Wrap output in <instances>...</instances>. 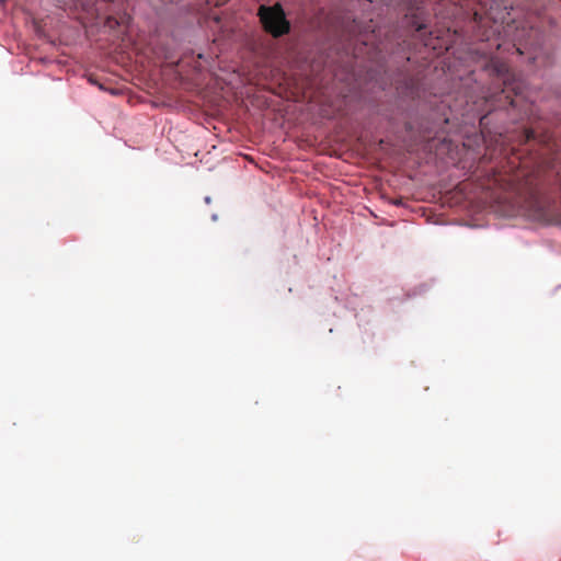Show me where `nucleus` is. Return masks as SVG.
<instances>
[{
	"label": "nucleus",
	"instance_id": "1",
	"mask_svg": "<svg viewBox=\"0 0 561 561\" xmlns=\"http://www.w3.org/2000/svg\"><path fill=\"white\" fill-rule=\"evenodd\" d=\"M257 15L265 32L273 37L277 38L290 32V23L279 3L271 7L261 5Z\"/></svg>",
	"mask_w": 561,
	"mask_h": 561
},
{
	"label": "nucleus",
	"instance_id": "2",
	"mask_svg": "<svg viewBox=\"0 0 561 561\" xmlns=\"http://www.w3.org/2000/svg\"><path fill=\"white\" fill-rule=\"evenodd\" d=\"M59 7L71 12L82 11L91 18H99L101 9L99 0H58Z\"/></svg>",
	"mask_w": 561,
	"mask_h": 561
},
{
	"label": "nucleus",
	"instance_id": "3",
	"mask_svg": "<svg viewBox=\"0 0 561 561\" xmlns=\"http://www.w3.org/2000/svg\"><path fill=\"white\" fill-rule=\"evenodd\" d=\"M537 218L545 222H551L554 219L553 214L550 210V202L549 201H537Z\"/></svg>",
	"mask_w": 561,
	"mask_h": 561
},
{
	"label": "nucleus",
	"instance_id": "4",
	"mask_svg": "<svg viewBox=\"0 0 561 561\" xmlns=\"http://www.w3.org/2000/svg\"><path fill=\"white\" fill-rule=\"evenodd\" d=\"M504 85L505 87L502 89V91L500 93L499 101H501L502 98H504L506 103H508L512 106H515L514 99L512 98L510 91L513 90L515 92V94L517 95L518 92L516 91V88L511 87V84L506 83V80H504Z\"/></svg>",
	"mask_w": 561,
	"mask_h": 561
},
{
	"label": "nucleus",
	"instance_id": "5",
	"mask_svg": "<svg viewBox=\"0 0 561 561\" xmlns=\"http://www.w3.org/2000/svg\"><path fill=\"white\" fill-rule=\"evenodd\" d=\"M126 16H121V19L118 20L117 18L115 16H112V15H108L106 19H105V26L108 27L110 30H114L116 28L118 25H121L122 23H124Z\"/></svg>",
	"mask_w": 561,
	"mask_h": 561
},
{
	"label": "nucleus",
	"instance_id": "6",
	"mask_svg": "<svg viewBox=\"0 0 561 561\" xmlns=\"http://www.w3.org/2000/svg\"><path fill=\"white\" fill-rule=\"evenodd\" d=\"M473 21L474 23L480 27V26H483L488 23V20L484 19L480 13L478 12H474L473 14Z\"/></svg>",
	"mask_w": 561,
	"mask_h": 561
},
{
	"label": "nucleus",
	"instance_id": "7",
	"mask_svg": "<svg viewBox=\"0 0 561 561\" xmlns=\"http://www.w3.org/2000/svg\"><path fill=\"white\" fill-rule=\"evenodd\" d=\"M522 137H523V141L527 142L531 139H535L536 135H535V131L531 129H524Z\"/></svg>",
	"mask_w": 561,
	"mask_h": 561
},
{
	"label": "nucleus",
	"instance_id": "8",
	"mask_svg": "<svg viewBox=\"0 0 561 561\" xmlns=\"http://www.w3.org/2000/svg\"><path fill=\"white\" fill-rule=\"evenodd\" d=\"M424 30H425V25L421 24L417 26L416 32L422 36Z\"/></svg>",
	"mask_w": 561,
	"mask_h": 561
},
{
	"label": "nucleus",
	"instance_id": "9",
	"mask_svg": "<svg viewBox=\"0 0 561 561\" xmlns=\"http://www.w3.org/2000/svg\"><path fill=\"white\" fill-rule=\"evenodd\" d=\"M499 32H500V31H499V26H496V27L492 31V33H493V34L499 33Z\"/></svg>",
	"mask_w": 561,
	"mask_h": 561
}]
</instances>
